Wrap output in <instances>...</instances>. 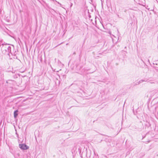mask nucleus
Wrapping results in <instances>:
<instances>
[{"instance_id": "nucleus-10", "label": "nucleus", "mask_w": 158, "mask_h": 158, "mask_svg": "<svg viewBox=\"0 0 158 158\" xmlns=\"http://www.w3.org/2000/svg\"><path fill=\"white\" fill-rule=\"evenodd\" d=\"M73 5V4L72 3H71V6H72Z\"/></svg>"}, {"instance_id": "nucleus-1", "label": "nucleus", "mask_w": 158, "mask_h": 158, "mask_svg": "<svg viewBox=\"0 0 158 158\" xmlns=\"http://www.w3.org/2000/svg\"><path fill=\"white\" fill-rule=\"evenodd\" d=\"M2 45L1 50L3 53L6 55H9L10 53L11 54V48L9 44H3Z\"/></svg>"}, {"instance_id": "nucleus-9", "label": "nucleus", "mask_w": 158, "mask_h": 158, "mask_svg": "<svg viewBox=\"0 0 158 158\" xmlns=\"http://www.w3.org/2000/svg\"><path fill=\"white\" fill-rule=\"evenodd\" d=\"M140 83H141V82H140V81H139V82H138V84H140Z\"/></svg>"}, {"instance_id": "nucleus-6", "label": "nucleus", "mask_w": 158, "mask_h": 158, "mask_svg": "<svg viewBox=\"0 0 158 158\" xmlns=\"http://www.w3.org/2000/svg\"><path fill=\"white\" fill-rule=\"evenodd\" d=\"M56 2H57V3H58L60 5V6H61V4L59 2H58L56 1Z\"/></svg>"}, {"instance_id": "nucleus-8", "label": "nucleus", "mask_w": 158, "mask_h": 158, "mask_svg": "<svg viewBox=\"0 0 158 158\" xmlns=\"http://www.w3.org/2000/svg\"><path fill=\"white\" fill-rule=\"evenodd\" d=\"M108 33H109L110 34H111V32L110 31H109Z\"/></svg>"}, {"instance_id": "nucleus-2", "label": "nucleus", "mask_w": 158, "mask_h": 158, "mask_svg": "<svg viewBox=\"0 0 158 158\" xmlns=\"http://www.w3.org/2000/svg\"><path fill=\"white\" fill-rule=\"evenodd\" d=\"M151 78L148 77V78H145L144 79L141 80L140 81V82H149L151 84H154V82H152V81L151 80Z\"/></svg>"}, {"instance_id": "nucleus-5", "label": "nucleus", "mask_w": 158, "mask_h": 158, "mask_svg": "<svg viewBox=\"0 0 158 158\" xmlns=\"http://www.w3.org/2000/svg\"><path fill=\"white\" fill-rule=\"evenodd\" d=\"M38 58L40 60V62H42V56H38Z\"/></svg>"}, {"instance_id": "nucleus-3", "label": "nucleus", "mask_w": 158, "mask_h": 158, "mask_svg": "<svg viewBox=\"0 0 158 158\" xmlns=\"http://www.w3.org/2000/svg\"><path fill=\"white\" fill-rule=\"evenodd\" d=\"M19 147L20 149L22 150H26L29 148L28 146L24 143L19 144Z\"/></svg>"}, {"instance_id": "nucleus-4", "label": "nucleus", "mask_w": 158, "mask_h": 158, "mask_svg": "<svg viewBox=\"0 0 158 158\" xmlns=\"http://www.w3.org/2000/svg\"><path fill=\"white\" fill-rule=\"evenodd\" d=\"M18 110H16L14 112V117L15 118H16L17 117V116L18 115Z\"/></svg>"}, {"instance_id": "nucleus-12", "label": "nucleus", "mask_w": 158, "mask_h": 158, "mask_svg": "<svg viewBox=\"0 0 158 158\" xmlns=\"http://www.w3.org/2000/svg\"><path fill=\"white\" fill-rule=\"evenodd\" d=\"M73 54H75V52H74V53H73Z\"/></svg>"}, {"instance_id": "nucleus-7", "label": "nucleus", "mask_w": 158, "mask_h": 158, "mask_svg": "<svg viewBox=\"0 0 158 158\" xmlns=\"http://www.w3.org/2000/svg\"><path fill=\"white\" fill-rule=\"evenodd\" d=\"M16 135H17V136L18 137V136H19V135H18V134L17 133V132H16Z\"/></svg>"}, {"instance_id": "nucleus-11", "label": "nucleus", "mask_w": 158, "mask_h": 158, "mask_svg": "<svg viewBox=\"0 0 158 158\" xmlns=\"http://www.w3.org/2000/svg\"><path fill=\"white\" fill-rule=\"evenodd\" d=\"M127 11V10H124V12H126Z\"/></svg>"}]
</instances>
